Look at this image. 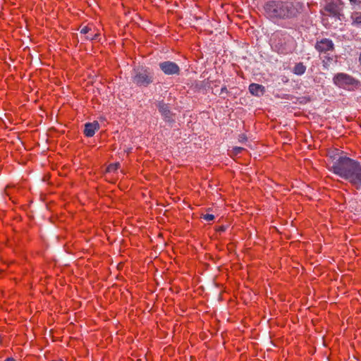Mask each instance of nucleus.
Masks as SVG:
<instances>
[{
  "mask_svg": "<svg viewBox=\"0 0 361 361\" xmlns=\"http://www.w3.org/2000/svg\"><path fill=\"white\" fill-rule=\"evenodd\" d=\"M157 107L159 109V112L164 116V119L167 121H170L171 113L169 109V105L163 102H159L157 104Z\"/></svg>",
  "mask_w": 361,
  "mask_h": 361,
  "instance_id": "9",
  "label": "nucleus"
},
{
  "mask_svg": "<svg viewBox=\"0 0 361 361\" xmlns=\"http://www.w3.org/2000/svg\"><path fill=\"white\" fill-rule=\"evenodd\" d=\"M333 82L335 85L343 89L355 87L359 84L357 80L344 73L336 74L333 78Z\"/></svg>",
  "mask_w": 361,
  "mask_h": 361,
  "instance_id": "4",
  "label": "nucleus"
},
{
  "mask_svg": "<svg viewBox=\"0 0 361 361\" xmlns=\"http://www.w3.org/2000/svg\"><path fill=\"white\" fill-rule=\"evenodd\" d=\"M301 5L293 0H274L264 5L266 15L273 19H290L300 13Z\"/></svg>",
  "mask_w": 361,
  "mask_h": 361,
  "instance_id": "1",
  "label": "nucleus"
},
{
  "mask_svg": "<svg viewBox=\"0 0 361 361\" xmlns=\"http://www.w3.org/2000/svg\"><path fill=\"white\" fill-rule=\"evenodd\" d=\"M99 124L97 121L87 123L85 124L84 134L88 137H92L95 132L99 129Z\"/></svg>",
  "mask_w": 361,
  "mask_h": 361,
  "instance_id": "8",
  "label": "nucleus"
},
{
  "mask_svg": "<svg viewBox=\"0 0 361 361\" xmlns=\"http://www.w3.org/2000/svg\"><path fill=\"white\" fill-rule=\"evenodd\" d=\"M250 92L255 96H262L265 92V87L259 84L252 83L249 85Z\"/></svg>",
  "mask_w": 361,
  "mask_h": 361,
  "instance_id": "10",
  "label": "nucleus"
},
{
  "mask_svg": "<svg viewBox=\"0 0 361 361\" xmlns=\"http://www.w3.org/2000/svg\"><path fill=\"white\" fill-rule=\"evenodd\" d=\"M350 3L353 4H358L360 1V0H349Z\"/></svg>",
  "mask_w": 361,
  "mask_h": 361,
  "instance_id": "23",
  "label": "nucleus"
},
{
  "mask_svg": "<svg viewBox=\"0 0 361 361\" xmlns=\"http://www.w3.org/2000/svg\"><path fill=\"white\" fill-rule=\"evenodd\" d=\"M314 48L319 53H327L334 51V44L330 39L322 38L317 40Z\"/></svg>",
  "mask_w": 361,
  "mask_h": 361,
  "instance_id": "6",
  "label": "nucleus"
},
{
  "mask_svg": "<svg viewBox=\"0 0 361 361\" xmlns=\"http://www.w3.org/2000/svg\"><path fill=\"white\" fill-rule=\"evenodd\" d=\"M223 93H228V90H227V88L226 86H224L221 88V92H220L219 94H221Z\"/></svg>",
  "mask_w": 361,
  "mask_h": 361,
  "instance_id": "22",
  "label": "nucleus"
},
{
  "mask_svg": "<svg viewBox=\"0 0 361 361\" xmlns=\"http://www.w3.org/2000/svg\"><path fill=\"white\" fill-rule=\"evenodd\" d=\"M353 23L356 25H361V13H357L353 16Z\"/></svg>",
  "mask_w": 361,
  "mask_h": 361,
  "instance_id": "14",
  "label": "nucleus"
},
{
  "mask_svg": "<svg viewBox=\"0 0 361 361\" xmlns=\"http://www.w3.org/2000/svg\"><path fill=\"white\" fill-rule=\"evenodd\" d=\"M131 79L139 87H147L153 82V73L147 68L137 66L133 70Z\"/></svg>",
  "mask_w": 361,
  "mask_h": 361,
  "instance_id": "3",
  "label": "nucleus"
},
{
  "mask_svg": "<svg viewBox=\"0 0 361 361\" xmlns=\"http://www.w3.org/2000/svg\"><path fill=\"white\" fill-rule=\"evenodd\" d=\"M345 180H348L357 189H361V164L359 161H357Z\"/></svg>",
  "mask_w": 361,
  "mask_h": 361,
  "instance_id": "5",
  "label": "nucleus"
},
{
  "mask_svg": "<svg viewBox=\"0 0 361 361\" xmlns=\"http://www.w3.org/2000/svg\"><path fill=\"white\" fill-rule=\"evenodd\" d=\"M91 30H92L91 28H90L87 26H85L82 28H81L80 34H84V35H87Z\"/></svg>",
  "mask_w": 361,
  "mask_h": 361,
  "instance_id": "18",
  "label": "nucleus"
},
{
  "mask_svg": "<svg viewBox=\"0 0 361 361\" xmlns=\"http://www.w3.org/2000/svg\"><path fill=\"white\" fill-rule=\"evenodd\" d=\"M227 228L226 226H221L216 230L219 232H224Z\"/></svg>",
  "mask_w": 361,
  "mask_h": 361,
  "instance_id": "21",
  "label": "nucleus"
},
{
  "mask_svg": "<svg viewBox=\"0 0 361 361\" xmlns=\"http://www.w3.org/2000/svg\"><path fill=\"white\" fill-rule=\"evenodd\" d=\"M5 361H16V360L13 358H12V357H8V358L6 359Z\"/></svg>",
  "mask_w": 361,
  "mask_h": 361,
  "instance_id": "24",
  "label": "nucleus"
},
{
  "mask_svg": "<svg viewBox=\"0 0 361 361\" xmlns=\"http://www.w3.org/2000/svg\"><path fill=\"white\" fill-rule=\"evenodd\" d=\"M359 61H360V62L361 63V53H360V57H359Z\"/></svg>",
  "mask_w": 361,
  "mask_h": 361,
  "instance_id": "25",
  "label": "nucleus"
},
{
  "mask_svg": "<svg viewBox=\"0 0 361 361\" xmlns=\"http://www.w3.org/2000/svg\"><path fill=\"white\" fill-rule=\"evenodd\" d=\"M238 140H239V141H240V142H245V141H246V140H247V137H246V135H244V134H241V135H239V138H238Z\"/></svg>",
  "mask_w": 361,
  "mask_h": 361,
  "instance_id": "20",
  "label": "nucleus"
},
{
  "mask_svg": "<svg viewBox=\"0 0 361 361\" xmlns=\"http://www.w3.org/2000/svg\"><path fill=\"white\" fill-rule=\"evenodd\" d=\"M325 11L329 13L330 16L339 18L340 11L339 7L334 3L327 4L324 7Z\"/></svg>",
  "mask_w": 361,
  "mask_h": 361,
  "instance_id": "11",
  "label": "nucleus"
},
{
  "mask_svg": "<svg viewBox=\"0 0 361 361\" xmlns=\"http://www.w3.org/2000/svg\"><path fill=\"white\" fill-rule=\"evenodd\" d=\"M305 71L306 66L302 62L296 63L293 69V73L297 75H302Z\"/></svg>",
  "mask_w": 361,
  "mask_h": 361,
  "instance_id": "12",
  "label": "nucleus"
},
{
  "mask_svg": "<svg viewBox=\"0 0 361 361\" xmlns=\"http://www.w3.org/2000/svg\"><path fill=\"white\" fill-rule=\"evenodd\" d=\"M205 221H212L214 219V215L206 214H203L202 216Z\"/></svg>",
  "mask_w": 361,
  "mask_h": 361,
  "instance_id": "17",
  "label": "nucleus"
},
{
  "mask_svg": "<svg viewBox=\"0 0 361 361\" xmlns=\"http://www.w3.org/2000/svg\"><path fill=\"white\" fill-rule=\"evenodd\" d=\"M118 166L119 164L118 163L110 164L107 168L108 172H114L116 171L118 169Z\"/></svg>",
  "mask_w": 361,
  "mask_h": 361,
  "instance_id": "16",
  "label": "nucleus"
},
{
  "mask_svg": "<svg viewBox=\"0 0 361 361\" xmlns=\"http://www.w3.org/2000/svg\"><path fill=\"white\" fill-rule=\"evenodd\" d=\"M244 149L241 147H233V152L235 154H240Z\"/></svg>",
  "mask_w": 361,
  "mask_h": 361,
  "instance_id": "19",
  "label": "nucleus"
},
{
  "mask_svg": "<svg viewBox=\"0 0 361 361\" xmlns=\"http://www.w3.org/2000/svg\"><path fill=\"white\" fill-rule=\"evenodd\" d=\"M357 161L346 156H339L337 159L334 158L331 171L334 173L345 179Z\"/></svg>",
  "mask_w": 361,
  "mask_h": 361,
  "instance_id": "2",
  "label": "nucleus"
},
{
  "mask_svg": "<svg viewBox=\"0 0 361 361\" xmlns=\"http://www.w3.org/2000/svg\"><path fill=\"white\" fill-rule=\"evenodd\" d=\"M99 37V33H90L85 37V39L88 40H98Z\"/></svg>",
  "mask_w": 361,
  "mask_h": 361,
  "instance_id": "15",
  "label": "nucleus"
},
{
  "mask_svg": "<svg viewBox=\"0 0 361 361\" xmlns=\"http://www.w3.org/2000/svg\"><path fill=\"white\" fill-rule=\"evenodd\" d=\"M334 59L331 56H326L323 59V66L324 68L328 69L330 65L332 63Z\"/></svg>",
  "mask_w": 361,
  "mask_h": 361,
  "instance_id": "13",
  "label": "nucleus"
},
{
  "mask_svg": "<svg viewBox=\"0 0 361 361\" xmlns=\"http://www.w3.org/2000/svg\"><path fill=\"white\" fill-rule=\"evenodd\" d=\"M159 66L166 75H179L180 73V68L175 62L170 61L161 62Z\"/></svg>",
  "mask_w": 361,
  "mask_h": 361,
  "instance_id": "7",
  "label": "nucleus"
}]
</instances>
